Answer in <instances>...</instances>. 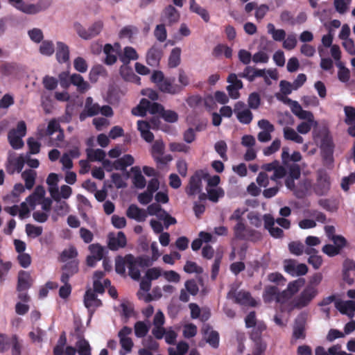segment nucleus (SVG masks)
Returning a JSON list of instances; mask_svg holds the SVG:
<instances>
[{"mask_svg": "<svg viewBox=\"0 0 355 355\" xmlns=\"http://www.w3.org/2000/svg\"><path fill=\"white\" fill-rule=\"evenodd\" d=\"M9 3L18 10L27 14L35 15L48 9L52 0H38L36 3L25 4L23 0H8Z\"/></svg>", "mask_w": 355, "mask_h": 355, "instance_id": "nucleus-1", "label": "nucleus"}, {"mask_svg": "<svg viewBox=\"0 0 355 355\" xmlns=\"http://www.w3.org/2000/svg\"><path fill=\"white\" fill-rule=\"evenodd\" d=\"M318 294V290L313 286H307L299 295L290 302L291 309H302L307 306Z\"/></svg>", "mask_w": 355, "mask_h": 355, "instance_id": "nucleus-2", "label": "nucleus"}, {"mask_svg": "<svg viewBox=\"0 0 355 355\" xmlns=\"http://www.w3.org/2000/svg\"><path fill=\"white\" fill-rule=\"evenodd\" d=\"M73 27L79 37L84 40H90L100 34L103 27V23L101 21H95L86 29L81 24L76 22Z\"/></svg>", "mask_w": 355, "mask_h": 355, "instance_id": "nucleus-3", "label": "nucleus"}, {"mask_svg": "<svg viewBox=\"0 0 355 355\" xmlns=\"http://www.w3.org/2000/svg\"><path fill=\"white\" fill-rule=\"evenodd\" d=\"M331 187L330 178L325 172H318L316 182L313 186L314 193L319 196L328 193Z\"/></svg>", "mask_w": 355, "mask_h": 355, "instance_id": "nucleus-4", "label": "nucleus"}, {"mask_svg": "<svg viewBox=\"0 0 355 355\" xmlns=\"http://www.w3.org/2000/svg\"><path fill=\"white\" fill-rule=\"evenodd\" d=\"M180 18V12L173 6L168 5L161 12L160 21L166 26H172L178 23Z\"/></svg>", "mask_w": 355, "mask_h": 355, "instance_id": "nucleus-5", "label": "nucleus"}, {"mask_svg": "<svg viewBox=\"0 0 355 355\" xmlns=\"http://www.w3.org/2000/svg\"><path fill=\"white\" fill-rule=\"evenodd\" d=\"M284 270L292 276L304 275L308 272V267L304 263H297L295 259H286L284 261Z\"/></svg>", "mask_w": 355, "mask_h": 355, "instance_id": "nucleus-6", "label": "nucleus"}, {"mask_svg": "<svg viewBox=\"0 0 355 355\" xmlns=\"http://www.w3.org/2000/svg\"><path fill=\"white\" fill-rule=\"evenodd\" d=\"M234 236L236 239L240 240L251 239L252 237L259 238L260 234L252 229L246 227L243 221H239L234 227Z\"/></svg>", "mask_w": 355, "mask_h": 355, "instance_id": "nucleus-7", "label": "nucleus"}, {"mask_svg": "<svg viewBox=\"0 0 355 355\" xmlns=\"http://www.w3.org/2000/svg\"><path fill=\"white\" fill-rule=\"evenodd\" d=\"M204 173L202 171H197L190 178L189 185L186 189V193L188 196H195L200 193L202 190V179Z\"/></svg>", "mask_w": 355, "mask_h": 355, "instance_id": "nucleus-8", "label": "nucleus"}, {"mask_svg": "<svg viewBox=\"0 0 355 355\" xmlns=\"http://www.w3.org/2000/svg\"><path fill=\"white\" fill-rule=\"evenodd\" d=\"M234 112L239 121L243 124H250L253 119L252 112L245 108V104L243 101H238L235 103Z\"/></svg>", "mask_w": 355, "mask_h": 355, "instance_id": "nucleus-9", "label": "nucleus"}, {"mask_svg": "<svg viewBox=\"0 0 355 355\" xmlns=\"http://www.w3.org/2000/svg\"><path fill=\"white\" fill-rule=\"evenodd\" d=\"M163 56V49L161 45L154 44L147 51L146 60L148 65L157 67Z\"/></svg>", "mask_w": 355, "mask_h": 355, "instance_id": "nucleus-10", "label": "nucleus"}, {"mask_svg": "<svg viewBox=\"0 0 355 355\" xmlns=\"http://www.w3.org/2000/svg\"><path fill=\"white\" fill-rule=\"evenodd\" d=\"M62 275L60 281L62 283H67L69 279L79 271V261L78 259L67 261L62 266Z\"/></svg>", "mask_w": 355, "mask_h": 355, "instance_id": "nucleus-11", "label": "nucleus"}, {"mask_svg": "<svg viewBox=\"0 0 355 355\" xmlns=\"http://www.w3.org/2000/svg\"><path fill=\"white\" fill-rule=\"evenodd\" d=\"M100 112V106L98 103H94L92 97H87L85 101V108L80 114L79 119L81 121L88 116H94Z\"/></svg>", "mask_w": 355, "mask_h": 355, "instance_id": "nucleus-12", "label": "nucleus"}, {"mask_svg": "<svg viewBox=\"0 0 355 355\" xmlns=\"http://www.w3.org/2000/svg\"><path fill=\"white\" fill-rule=\"evenodd\" d=\"M33 279L31 274L24 270H20L17 278V291H26L33 284Z\"/></svg>", "mask_w": 355, "mask_h": 355, "instance_id": "nucleus-13", "label": "nucleus"}, {"mask_svg": "<svg viewBox=\"0 0 355 355\" xmlns=\"http://www.w3.org/2000/svg\"><path fill=\"white\" fill-rule=\"evenodd\" d=\"M203 335L206 337V342L213 348H218L219 346V334L215 330H212L210 325L207 324L202 329Z\"/></svg>", "mask_w": 355, "mask_h": 355, "instance_id": "nucleus-14", "label": "nucleus"}, {"mask_svg": "<svg viewBox=\"0 0 355 355\" xmlns=\"http://www.w3.org/2000/svg\"><path fill=\"white\" fill-rule=\"evenodd\" d=\"M84 304L89 310L93 309L94 311L95 309L101 306L103 304L101 300L98 299L96 294L91 288H89L84 295Z\"/></svg>", "mask_w": 355, "mask_h": 355, "instance_id": "nucleus-15", "label": "nucleus"}, {"mask_svg": "<svg viewBox=\"0 0 355 355\" xmlns=\"http://www.w3.org/2000/svg\"><path fill=\"white\" fill-rule=\"evenodd\" d=\"M175 78H165L164 81L159 86V89L164 92L170 94H177L182 91V87L177 84H174Z\"/></svg>", "mask_w": 355, "mask_h": 355, "instance_id": "nucleus-16", "label": "nucleus"}, {"mask_svg": "<svg viewBox=\"0 0 355 355\" xmlns=\"http://www.w3.org/2000/svg\"><path fill=\"white\" fill-rule=\"evenodd\" d=\"M55 58L60 64L68 63L69 62V48L62 42L56 43Z\"/></svg>", "mask_w": 355, "mask_h": 355, "instance_id": "nucleus-17", "label": "nucleus"}, {"mask_svg": "<svg viewBox=\"0 0 355 355\" xmlns=\"http://www.w3.org/2000/svg\"><path fill=\"white\" fill-rule=\"evenodd\" d=\"M335 307L343 315H347L350 318L354 317L355 311V302L352 300L335 302Z\"/></svg>", "mask_w": 355, "mask_h": 355, "instance_id": "nucleus-18", "label": "nucleus"}, {"mask_svg": "<svg viewBox=\"0 0 355 355\" xmlns=\"http://www.w3.org/2000/svg\"><path fill=\"white\" fill-rule=\"evenodd\" d=\"M127 239L123 232H119L116 236H109L108 248L111 250H118L126 245Z\"/></svg>", "mask_w": 355, "mask_h": 355, "instance_id": "nucleus-19", "label": "nucleus"}, {"mask_svg": "<svg viewBox=\"0 0 355 355\" xmlns=\"http://www.w3.org/2000/svg\"><path fill=\"white\" fill-rule=\"evenodd\" d=\"M126 216L129 218L135 219L138 222H143L147 217V213L146 210L140 209L136 205L132 204L126 211Z\"/></svg>", "mask_w": 355, "mask_h": 355, "instance_id": "nucleus-20", "label": "nucleus"}, {"mask_svg": "<svg viewBox=\"0 0 355 355\" xmlns=\"http://www.w3.org/2000/svg\"><path fill=\"white\" fill-rule=\"evenodd\" d=\"M334 144L332 138L329 135H325L321 139L320 149L322 156L324 159H329L332 157L334 153Z\"/></svg>", "mask_w": 355, "mask_h": 355, "instance_id": "nucleus-21", "label": "nucleus"}, {"mask_svg": "<svg viewBox=\"0 0 355 355\" xmlns=\"http://www.w3.org/2000/svg\"><path fill=\"white\" fill-rule=\"evenodd\" d=\"M127 262L130 277L134 280H139L141 273L139 269V266L136 261L135 257L131 254H127Z\"/></svg>", "mask_w": 355, "mask_h": 355, "instance_id": "nucleus-22", "label": "nucleus"}, {"mask_svg": "<svg viewBox=\"0 0 355 355\" xmlns=\"http://www.w3.org/2000/svg\"><path fill=\"white\" fill-rule=\"evenodd\" d=\"M137 128L141 132V137L148 143L154 140V135L150 131V123L146 121H138Z\"/></svg>", "mask_w": 355, "mask_h": 355, "instance_id": "nucleus-23", "label": "nucleus"}, {"mask_svg": "<svg viewBox=\"0 0 355 355\" xmlns=\"http://www.w3.org/2000/svg\"><path fill=\"white\" fill-rule=\"evenodd\" d=\"M235 302L241 305L256 306L257 302L253 299L249 292L239 291L235 295Z\"/></svg>", "mask_w": 355, "mask_h": 355, "instance_id": "nucleus-24", "label": "nucleus"}, {"mask_svg": "<svg viewBox=\"0 0 355 355\" xmlns=\"http://www.w3.org/2000/svg\"><path fill=\"white\" fill-rule=\"evenodd\" d=\"M7 172L13 174L15 171L20 173L24 168L25 160L23 156L20 155L17 158L8 159Z\"/></svg>", "mask_w": 355, "mask_h": 355, "instance_id": "nucleus-25", "label": "nucleus"}, {"mask_svg": "<svg viewBox=\"0 0 355 355\" xmlns=\"http://www.w3.org/2000/svg\"><path fill=\"white\" fill-rule=\"evenodd\" d=\"M138 58V53L132 46H125L123 49V54L119 55V60L123 63L124 65H128L131 60H137Z\"/></svg>", "mask_w": 355, "mask_h": 355, "instance_id": "nucleus-26", "label": "nucleus"}, {"mask_svg": "<svg viewBox=\"0 0 355 355\" xmlns=\"http://www.w3.org/2000/svg\"><path fill=\"white\" fill-rule=\"evenodd\" d=\"M71 84L77 87V90L80 93H85L89 88V85L85 81L83 77L78 73H73L70 76Z\"/></svg>", "mask_w": 355, "mask_h": 355, "instance_id": "nucleus-27", "label": "nucleus"}, {"mask_svg": "<svg viewBox=\"0 0 355 355\" xmlns=\"http://www.w3.org/2000/svg\"><path fill=\"white\" fill-rule=\"evenodd\" d=\"M134 158L130 155H125L113 162L114 168L116 170L125 171L126 168L134 164Z\"/></svg>", "mask_w": 355, "mask_h": 355, "instance_id": "nucleus-28", "label": "nucleus"}, {"mask_svg": "<svg viewBox=\"0 0 355 355\" xmlns=\"http://www.w3.org/2000/svg\"><path fill=\"white\" fill-rule=\"evenodd\" d=\"M182 50L180 47L173 48L168 56V66L169 68H175L180 64Z\"/></svg>", "mask_w": 355, "mask_h": 355, "instance_id": "nucleus-29", "label": "nucleus"}, {"mask_svg": "<svg viewBox=\"0 0 355 355\" xmlns=\"http://www.w3.org/2000/svg\"><path fill=\"white\" fill-rule=\"evenodd\" d=\"M278 288L277 286H266L263 293V299L266 303L277 302Z\"/></svg>", "mask_w": 355, "mask_h": 355, "instance_id": "nucleus-30", "label": "nucleus"}, {"mask_svg": "<svg viewBox=\"0 0 355 355\" xmlns=\"http://www.w3.org/2000/svg\"><path fill=\"white\" fill-rule=\"evenodd\" d=\"M20 71L19 66L15 62H5L0 67V71L2 75L9 76L15 75Z\"/></svg>", "mask_w": 355, "mask_h": 355, "instance_id": "nucleus-31", "label": "nucleus"}, {"mask_svg": "<svg viewBox=\"0 0 355 355\" xmlns=\"http://www.w3.org/2000/svg\"><path fill=\"white\" fill-rule=\"evenodd\" d=\"M103 53L105 54V58L104 60L105 64L107 65H112L116 62V54L112 44H106L103 47Z\"/></svg>", "mask_w": 355, "mask_h": 355, "instance_id": "nucleus-32", "label": "nucleus"}, {"mask_svg": "<svg viewBox=\"0 0 355 355\" xmlns=\"http://www.w3.org/2000/svg\"><path fill=\"white\" fill-rule=\"evenodd\" d=\"M52 198L57 201V205L55 207V211L58 213V214H65L69 211V206L65 201H61L60 200L59 193L54 194L53 189L49 190Z\"/></svg>", "mask_w": 355, "mask_h": 355, "instance_id": "nucleus-33", "label": "nucleus"}, {"mask_svg": "<svg viewBox=\"0 0 355 355\" xmlns=\"http://www.w3.org/2000/svg\"><path fill=\"white\" fill-rule=\"evenodd\" d=\"M21 136L16 134L15 130H10L8 134V141L14 149H20L24 146V141Z\"/></svg>", "mask_w": 355, "mask_h": 355, "instance_id": "nucleus-34", "label": "nucleus"}, {"mask_svg": "<svg viewBox=\"0 0 355 355\" xmlns=\"http://www.w3.org/2000/svg\"><path fill=\"white\" fill-rule=\"evenodd\" d=\"M238 76L235 73H230L227 77V82L230 83L227 86V90L229 94H232L231 90H239L243 88V83L241 80L238 79Z\"/></svg>", "mask_w": 355, "mask_h": 355, "instance_id": "nucleus-35", "label": "nucleus"}, {"mask_svg": "<svg viewBox=\"0 0 355 355\" xmlns=\"http://www.w3.org/2000/svg\"><path fill=\"white\" fill-rule=\"evenodd\" d=\"M36 175V172L31 169H26L22 173L21 177L25 181V187L27 189H31L33 187Z\"/></svg>", "mask_w": 355, "mask_h": 355, "instance_id": "nucleus-36", "label": "nucleus"}, {"mask_svg": "<svg viewBox=\"0 0 355 355\" xmlns=\"http://www.w3.org/2000/svg\"><path fill=\"white\" fill-rule=\"evenodd\" d=\"M284 137L286 140L293 141L297 144H302L304 139L292 128L285 127L284 128Z\"/></svg>", "mask_w": 355, "mask_h": 355, "instance_id": "nucleus-37", "label": "nucleus"}, {"mask_svg": "<svg viewBox=\"0 0 355 355\" xmlns=\"http://www.w3.org/2000/svg\"><path fill=\"white\" fill-rule=\"evenodd\" d=\"M150 326L144 321H137L134 325L135 335L137 338H144L148 333Z\"/></svg>", "mask_w": 355, "mask_h": 355, "instance_id": "nucleus-38", "label": "nucleus"}, {"mask_svg": "<svg viewBox=\"0 0 355 355\" xmlns=\"http://www.w3.org/2000/svg\"><path fill=\"white\" fill-rule=\"evenodd\" d=\"M106 75L107 71L105 67L101 64H98L92 67L89 72V78L91 82L96 83L100 76H105Z\"/></svg>", "mask_w": 355, "mask_h": 355, "instance_id": "nucleus-39", "label": "nucleus"}, {"mask_svg": "<svg viewBox=\"0 0 355 355\" xmlns=\"http://www.w3.org/2000/svg\"><path fill=\"white\" fill-rule=\"evenodd\" d=\"M87 158L91 162L99 161L101 162L105 157V153L102 149H92L87 148Z\"/></svg>", "mask_w": 355, "mask_h": 355, "instance_id": "nucleus-40", "label": "nucleus"}, {"mask_svg": "<svg viewBox=\"0 0 355 355\" xmlns=\"http://www.w3.org/2000/svg\"><path fill=\"white\" fill-rule=\"evenodd\" d=\"M78 251L76 248L71 245L67 249H64L60 255V261L61 262H67L68 260L76 259Z\"/></svg>", "mask_w": 355, "mask_h": 355, "instance_id": "nucleus-41", "label": "nucleus"}, {"mask_svg": "<svg viewBox=\"0 0 355 355\" xmlns=\"http://www.w3.org/2000/svg\"><path fill=\"white\" fill-rule=\"evenodd\" d=\"M253 328L250 334V338L253 341L261 340V335L263 331L266 329V325L263 322H259Z\"/></svg>", "mask_w": 355, "mask_h": 355, "instance_id": "nucleus-42", "label": "nucleus"}, {"mask_svg": "<svg viewBox=\"0 0 355 355\" xmlns=\"http://www.w3.org/2000/svg\"><path fill=\"white\" fill-rule=\"evenodd\" d=\"M132 171H136L133 177V184L138 189H143L146 184L145 178L142 175L139 168L132 167Z\"/></svg>", "mask_w": 355, "mask_h": 355, "instance_id": "nucleus-43", "label": "nucleus"}, {"mask_svg": "<svg viewBox=\"0 0 355 355\" xmlns=\"http://www.w3.org/2000/svg\"><path fill=\"white\" fill-rule=\"evenodd\" d=\"M79 355H92L91 347L89 342L85 338H81L76 344Z\"/></svg>", "mask_w": 355, "mask_h": 355, "instance_id": "nucleus-44", "label": "nucleus"}, {"mask_svg": "<svg viewBox=\"0 0 355 355\" xmlns=\"http://www.w3.org/2000/svg\"><path fill=\"white\" fill-rule=\"evenodd\" d=\"M125 267L128 268L127 254L124 257H117L115 260L116 272L121 275H124L125 274Z\"/></svg>", "mask_w": 355, "mask_h": 355, "instance_id": "nucleus-45", "label": "nucleus"}, {"mask_svg": "<svg viewBox=\"0 0 355 355\" xmlns=\"http://www.w3.org/2000/svg\"><path fill=\"white\" fill-rule=\"evenodd\" d=\"M304 279H298L297 280L292 281L288 283L287 286V291L289 292L290 296H293L295 295L300 289L304 286Z\"/></svg>", "mask_w": 355, "mask_h": 355, "instance_id": "nucleus-46", "label": "nucleus"}, {"mask_svg": "<svg viewBox=\"0 0 355 355\" xmlns=\"http://www.w3.org/2000/svg\"><path fill=\"white\" fill-rule=\"evenodd\" d=\"M166 24L162 23L156 26L154 31V36L160 42H164L167 37Z\"/></svg>", "mask_w": 355, "mask_h": 355, "instance_id": "nucleus-47", "label": "nucleus"}, {"mask_svg": "<svg viewBox=\"0 0 355 355\" xmlns=\"http://www.w3.org/2000/svg\"><path fill=\"white\" fill-rule=\"evenodd\" d=\"M55 51L54 44L52 41H42L40 46V53L44 55L50 56Z\"/></svg>", "mask_w": 355, "mask_h": 355, "instance_id": "nucleus-48", "label": "nucleus"}, {"mask_svg": "<svg viewBox=\"0 0 355 355\" xmlns=\"http://www.w3.org/2000/svg\"><path fill=\"white\" fill-rule=\"evenodd\" d=\"M165 146L162 140H156L151 148V155L153 159L159 155H163L164 153Z\"/></svg>", "mask_w": 355, "mask_h": 355, "instance_id": "nucleus-49", "label": "nucleus"}, {"mask_svg": "<svg viewBox=\"0 0 355 355\" xmlns=\"http://www.w3.org/2000/svg\"><path fill=\"white\" fill-rule=\"evenodd\" d=\"M268 280L277 286H284L286 283V279L279 272H271L268 275Z\"/></svg>", "mask_w": 355, "mask_h": 355, "instance_id": "nucleus-50", "label": "nucleus"}, {"mask_svg": "<svg viewBox=\"0 0 355 355\" xmlns=\"http://www.w3.org/2000/svg\"><path fill=\"white\" fill-rule=\"evenodd\" d=\"M225 195L224 191L222 188L210 189H207V197L209 200L214 202H217L218 199L223 197Z\"/></svg>", "mask_w": 355, "mask_h": 355, "instance_id": "nucleus-51", "label": "nucleus"}, {"mask_svg": "<svg viewBox=\"0 0 355 355\" xmlns=\"http://www.w3.org/2000/svg\"><path fill=\"white\" fill-rule=\"evenodd\" d=\"M190 10L199 15L205 22H208L209 21L210 17L207 10L200 6L198 3L195 5H190Z\"/></svg>", "mask_w": 355, "mask_h": 355, "instance_id": "nucleus-52", "label": "nucleus"}, {"mask_svg": "<svg viewBox=\"0 0 355 355\" xmlns=\"http://www.w3.org/2000/svg\"><path fill=\"white\" fill-rule=\"evenodd\" d=\"M89 250L92 256L97 260H101L104 256V248L99 243H93L89 245Z\"/></svg>", "mask_w": 355, "mask_h": 355, "instance_id": "nucleus-53", "label": "nucleus"}, {"mask_svg": "<svg viewBox=\"0 0 355 355\" xmlns=\"http://www.w3.org/2000/svg\"><path fill=\"white\" fill-rule=\"evenodd\" d=\"M288 249L291 254L300 256L304 252V245L300 241H292L288 244Z\"/></svg>", "mask_w": 355, "mask_h": 355, "instance_id": "nucleus-54", "label": "nucleus"}, {"mask_svg": "<svg viewBox=\"0 0 355 355\" xmlns=\"http://www.w3.org/2000/svg\"><path fill=\"white\" fill-rule=\"evenodd\" d=\"M42 231L43 229L40 226H35L32 224L26 225V233L30 237H37L42 234Z\"/></svg>", "mask_w": 355, "mask_h": 355, "instance_id": "nucleus-55", "label": "nucleus"}, {"mask_svg": "<svg viewBox=\"0 0 355 355\" xmlns=\"http://www.w3.org/2000/svg\"><path fill=\"white\" fill-rule=\"evenodd\" d=\"M337 66L339 67L338 72V79L343 83L347 82L350 78L349 70L346 68L342 62L338 63Z\"/></svg>", "mask_w": 355, "mask_h": 355, "instance_id": "nucleus-56", "label": "nucleus"}, {"mask_svg": "<svg viewBox=\"0 0 355 355\" xmlns=\"http://www.w3.org/2000/svg\"><path fill=\"white\" fill-rule=\"evenodd\" d=\"M248 104L250 108L257 110L261 104V98L257 92L251 93L248 99Z\"/></svg>", "mask_w": 355, "mask_h": 355, "instance_id": "nucleus-57", "label": "nucleus"}, {"mask_svg": "<svg viewBox=\"0 0 355 355\" xmlns=\"http://www.w3.org/2000/svg\"><path fill=\"white\" fill-rule=\"evenodd\" d=\"M345 114V122L347 125H352L355 123V108L352 106L344 107Z\"/></svg>", "mask_w": 355, "mask_h": 355, "instance_id": "nucleus-58", "label": "nucleus"}, {"mask_svg": "<svg viewBox=\"0 0 355 355\" xmlns=\"http://www.w3.org/2000/svg\"><path fill=\"white\" fill-rule=\"evenodd\" d=\"M169 149L171 152L189 153L190 147L183 143L172 142L169 144Z\"/></svg>", "mask_w": 355, "mask_h": 355, "instance_id": "nucleus-59", "label": "nucleus"}, {"mask_svg": "<svg viewBox=\"0 0 355 355\" xmlns=\"http://www.w3.org/2000/svg\"><path fill=\"white\" fill-rule=\"evenodd\" d=\"M284 40L283 47L289 51L293 49L297 43L296 35L294 33L289 34Z\"/></svg>", "mask_w": 355, "mask_h": 355, "instance_id": "nucleus-60", "label": "nucleus"}, {"mask_svg": "<svg viewBox=\"0 0 355 355\" xmlns=\"http://www.w3.org/2000/svg\"><path fill=\"white\" fill-rule=\"evenodd\" d=\"M160 116L168 123H175L178 120V113L171 110H164V112H162Z\"/></svg>", "mask_w": 355, "mask_h": 355, "instance_id": "nucleus-61", "label": "nucleus"}, {"mask_svg": "<svg viewBox=\"0 0 355 355\" xmlns=\"http://www.w3.org/2000/svg\"><path fill=\"white\" fill-rule=\"evenodd\" d=\"M215 150L220 155V157L224 160H227V146L225 141H219L215 144L214 146Z\"/></svg>", "mask_w": 355, "mask_h": 355, "instance_id": "nucleus-62", "label": "nucleus"}, {"mask_svg": "<svg viewBox=\"0 0 355 355\" xmlns=\"http://www.w3.org/2000/svg\"><path fill=\"white\" fill-rule=\"evenodd\" d=\"M42 83L44 87L48 90H53L58 86L57 79L49 76H45L43 78Z\"/></svg>", "mask_w": 355, "mask_h": 355, "instance_id": "nucleus-63", "label": "nucleus"}, {"mask_svg": "<svg viewBox=\"0 0 355 355\" xmlns=\"http://www.w3.org/2000/svg\"><path fill=\"white\" fill-rule=\"evenodd\" d=\"M197 334V327L192 323L185 324L183 329V336L186 338H191Z\"/></svg>", "mask_w": 355, "mask_h": 355, "instance_id": "nucleus-64", "label": "nucleus"}]
</instances>
